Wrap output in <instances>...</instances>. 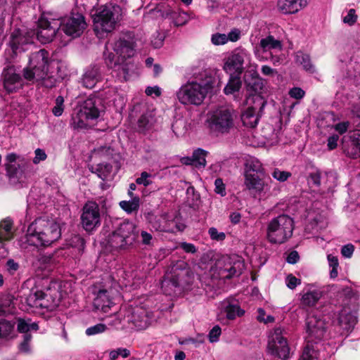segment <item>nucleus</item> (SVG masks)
Returning a JSON list of instances; mask_svg holds the SVG:
<instances>
[{
    "label": "nucleus",
    "mask_w": 360,
    "mask_h": 360,
    "mask_svg": "<svg viewBox=\"0 0 360 360\" xmlns=\"http://www.w3.org/2000/svg\"><path fill=\"white\" fill-rule=\"evenodd\" d=\"M300 360H318V352L314 345H306Z\"/></svg>",
    "instance_id": "nucleus-42"
},
{
    "label": "nucleus",
    "mask_w": 360,
    "mask_h": 360,
    "mask_svg": "<svg viewBox=\"0 0 360 360\" xmlns=\"http://www.w3.org/2000/svg\"><path fill=\"white\" fill-rule=\"evenodd\" d=\"M322 292L319 290L308 291L303 294L301 300V303L302 305L304 306H314L320 300Z\"/></svg>",
    "instance_id": "nucleus-36"
},
{
    "label": "nucleus",
    "mask_w": 360,
    "mask_h": 360,
    "mask_svg": "<svg viewBox=\"0 0 360 360\" xmlns=\"http://www.w3.org/2000/svg\"><path fill=\"white\" fill-rule=\"evenodd\" d=\"M112 303L113 302L108 295V291L105 290H99L94 300V307L105 313L108 311V309L111 307Z\"/></svg>",
    "instance_id": "nucleus-28"
},
{
    "label": "nucleus",
    "mask_w": 360,
    "mask_h": 360,
    "mask_svg": "<svg viewBox=\"0 0 360 360\" xmlns=\"http://www.w3.org/2000/svg\"><path fill=\"white\" fill-rule=\"evenodd\" d=\"M107 327L105 324L98 323L95 326L88 328L86 330V334L87 335H94L104 332Z\"/></svg>",
    "instance_id": "nucleus-51"
},
{
    "label": "nucleus",
    "mask_w": 360,
    "mask_h": 360,
    "mask_svg": "<svg viewBox=\"0 0 360 360\" xmlns=\"http://www.w3.org/2000/svg\"><path fill=\"white\" fill-rule=\"evenodd\" d=\"M244 174H264V169L260 161L253 156L245 158Z\"/></svg>",
    "instance_id": "nucleus-29"
},
{
    "label": "nucleus",
    "mask_w": 360,
    "mask_h": 360,
    "mask_svg": "<svg viewBox=\"0 0 360 360\" xmlns=\"http://www.w3.org/2000/svg\"><path fill=\"white\" fill-rule=\"evenodd\" d=\"M264 174H244V184L247 189L261 193L264 188V182L262 180Z\"/></svg>",
    "instance_id": "nucleus-26"
},
{
    "label": "nucleus",
    "mask_w": 360,
    "mask_h": 360,
    "mask_svg": "<svg viewBox=\"0 0 360 360\" xmlns=\"http://www.w3.org/2000/svg\"><path fill=\"white\" fill-rule=\"evenodd\" d=\"M349 124H350L349 122H342L338 123L333 127L335 130L337 131L340 134H342L347 131Z\"/></svg>",
    "instance_id": "nucleus-63"
},
{
    "label": "nucleus",
    "mask_w": 360,
    "mask_h": 360,
    "mask_svg": "<svg viewBox=\"0 0 360 360\" xmlns=\"http://www.w3.org/2000/svg\"><path fill=\"white\" fill-rule=\"evenodd\" d=\"M214 186H215L214 191L217 193L220 194L221 196L226 195V193L225 184H224L221 179H220V178L217 179L214 181Z\"/></svg>",
    "instance_id": "nucleus-59"
},
{
    "label": "nucleus",
    "mask_w": 360,
    "mask_h": 360,
    "mask_svg": "<svg viewBox=\"0 0 360 360\" xmlns=\"http://www.w3.org/2000/svg\"><path fill=\"white\" fill-rule=\"evenodd\" d=\"M4 167L9 181L13 184H26L32 174L29 161L15 153L5 156Z\"/></svg>",
    "instance_id": "nucleus-4"
},
{
    "label": "nucleus",
    "mask_w": 360,
    "mask_h": 360,
    "mask_svg": "<svg viewBox=\"0 0 360 360\" xmlns=\"http://www.w3.org/2000/svg\"><path fill=\"white\" fill-rule=\"evenodd\" d=\"M168 15L167 12H163L160 7L150 9L146 14H145V18H164Z\"/></svg>",
    "instance_id": "nucleus-48"
},
{
    "label": "nucleus",
    "mask_w": 360,
    "mask_h": 360,
    "mask_svg": "<svg viewBox=\"0 0 360 360\" xmlns=\"http://www.w3.org/2000/svg\"><path fill=\"white\" fill-rule=\"evenodd\" d=\"M289 96L295 99H302L304 95L305 91L300 87H293L289 91Z\"/></svg>",
    "instance_id": "nucleus-58"
},
{
    "label": "nucleus",
    "mask_w": 360,
    "mask_h": 360,
    "mask_svg": "<svg viewBox=\"0 0 360 360\" xmlns=\"http://www.w3.org/2000/svg\"><path fill=\"white\" fill-rule=\"evenodd\" d=\"M212 88L210 79L205 82H188L177 91V98L184 105H200Z\"/></svg>",
    "instance_id": "nucleus-8"
},
{
    "label": "nucleus",
    "mask_w": 360,
    "mask_h": 360,
    "mask_svg": "<svg viewBox=\"0 0 360 360\" xmlns=\"http://www.w3.org/2000/svg\"><path fill=\"white\" fill-rule=\"evenodd\" d=\"M294 221L287 214L271 219L266 226V239L271 244H283L292 236Z\"/></svg>",
    "instance_id": "nucleus-5"
},
{
    "label": "nucleus",
    "mask_w": 360,
    "mask_h": 360,
    "mask_svg": "<svg viewBox=\"0 0 360 360\" xmlns=\"http://www.w3.org/2000/svg\"><path fill=\"white\" fill-rule=\"evenodd\" d=\"M13 221L7 217L0 221V243L10 240L14 236Z\"/></svg>",
    "instance_id": "nucleus-30"
},
{
    "label": "nucleus",
    "mask_w": 360,
    "mask_h": 360,
    "mask_svg": "<svg viewBox=\"0 0 360 360\" xmlns=\"http://www.w3.org/2000/svg\"><path fill=\"white\" fill-rule=\"evenodd\" d=\"M150 177V174L147 172H141V176L136 179V183L139 185H143L146 187L152 184Z\"/></svg>",
    "instance_id": "nucleus-52"
},
{
    "label": "nucleus",
    "mask_w": 360,
    "mask_h": 360,
    "mask_svg": "<svg viewBox=\"0 0 360 360\" xmlns=\"http://www.w3.org/2000/svg\"><path fill=\"white\" fill-rule=\"evenodd\" d=\"M120 8L115 5L101 6L95 13H92L94 30L97 32H112L119 20Z\"/></svg>",
    "instance_id": "nucleus-9"
},
{
    "label": "nucleus",
    "mask_w": 360,
    "mask_h": 360,
    "mask_svg": "<svg viewBox=\"0 0 360 360\" xmlns=\"http://www.w3.org/2000/svg\"><path fill=\"white\" fill-rule=\"evenodd\" d=\"M259 46L263 51H268L272 49H282V44L280 40L276 39L272 35H269L260 40Z\"/></svg>",
    "instance_id": "nucleus-35"
},
{
    "label": "nucleus",
    "mask_w": 360,
    "mask_h": 360,
    "mask_svg": "<svg viewBox=\"0 0 360 360\" xmlns=\"http://www.w3.org/2000/svg\"><path fill=\"white\" fill-rule=\"evenodd\" d=\"M82 225L86 231H91L101 224L98 205L94 202H86L81 215Z\"/></svg>",
    "instance_id": "nucleus-16"
},
{
    "label": "nucleus",
    "mask_w": 360,
    "mask_h": 360,
    "mask_svg": "<svg viewBox=\"0 0 360 360\" xmlns=\"http://www.w3.org/2000/svg\"><path fill=\"white\" fill-rule=\"evenodd\" d=\"M61 236L59 224L53 219L39 218L31 223L27 231L26 242L32 245L49 246Z\"/></svg>",
    "instance_id": "nucleus-2"
},
{
    "label": "nucleus",
    "mask_w": 360,
    "mask_h": 360,
    "mask_svg": "<svg viewBox=\"0 0 360 360\" xmlns=\"http://www.w3.org/2000/svg\"><path fill=\"white\" fill-rule=\"evenodd\" d=\"M113 50L120 61L125 62V60L134 56V46L132 41L120 39L115 42Z\"/></svg>",
    "instance_id": "nucleus-22"
},
{
    "label": "nucleus",
    "mask_w": 360,
    "mask_h": 360,
    "mask_svg": "<svg viewBox=\"0 0 360 360\" xmlns=\"http://www.w3.org/2000/svg\"><path fill=\"white\" fill-rule=\"evenodd\" d=\"M285 283L288 288L293 290L301 283V280L290 274L286 277Z\"/></svg>",
    "instance_id": "nucleus-57"
},
{
    "label": "nucleus",
    "mask_w": 360,
    "mask_h": 360,
    "mask_svg": "<svg viewBox=\"0 0 360 360\" xmlns=\"http://www.w3.org/2000/svg\"><path fill=\"white\" fill-rule=\"evenodd\" d=\"M338 323L344 330H349L355 325L356 318L351 314H341Z\"/></svg>",
    "instance_id": "nucleus-39"
},
{
    "label": "nucleus",
    "mask_w": 360,
    "mask_h": 360,
    "mask_svg": "<svg viewBox=\"0 0 360 360\" xmlns=\"http://www.w3.org/2000/svg\"><path fill=\"white\" fill-rule=\"evenodd\" d=\"M129 65L130 64L127 62L121 61L118 63L111 68L112 69V76L115 77L120 82L127 81L129 77Z\"/></svg>",
    "instance_id": "nucleus-34"
},
{
    "label": "nucleus",
    "mask_w": 360,
    "mask_h": 360,
    "mask_svg": "<svg viewBox=\"0 0 360 360\" xmlns=\"http://www.w3.org/2000/svg\"><path fill=\"white\" fill-rule=\"evenodd\" d=\"M35 156L33 159V162L34 164H38L41 161H44L46 159L47 155L44 151V150L41 148H37L34 151Z\"/></svg>",
    "instance_id": "nucleus-61"
},
{
    "label": "nucleus",
    "mask_w": 360,
    "mask_h": 360,
    "mask_svg": "<svg viewBox=\"0 0 360 360\" xmlns=\"http://www.w3.org/2000/svg\"><path fill=\"white\" fill-rule=\"evenodd\" d=\"M357 19V15L355 14V10L352 8L349 9L348 13L343 18V22L345 23L349 24V25H354Z\"/></svg>",
    "instance_id": "nucleus-60"
},
{
    "label": "nucleus",
    "mask_w": 360,
    "mask_h": 360,
    "mask_svg": "<svg viewBox=\"0 0 360 360\" xmlns=\"http://www.w3.org/2000/svg\"><path fill=\"white\" fill-rule=\"evenodd\" d=\"M211 41L214 45H223L228 41V38L225 34L217 33L212 34Z\"/></svg>",
    "instance_id": "nucleus-54"
},
{
    "label": "nucleus",
    "mask_w": 360,
    "mask_h": 360,
    "mask_svg": "<svg viewBox=\"0 0 360 360\" xmlns=\"http://www.w3.org/2000/svg\"><path fill=\"white\" fill-rule=\"evenodd\" d=\"M51 64L49 52L45 49H40L31 53L28 65L23 70V76L28 81H32L39 85L51 89L56 86L57 79L49 75Z\"/></svg>",
    "instance_id": "nucleus-1"
},
{
    "label": "nucleus",
    "mask_w": 360,
    "mask_h": 360,
    "mask_svg": "<svg viewBox=\"0 0 360 360\" xmlns=\"http://www.w3.org/2000/svg\"><path fill=\"white\" fill-rule=\"evenodd\" d=\"M138 235L133 222L124 221L108 236L107 245L112 250H127L136 242Z\"/></svg>",
    "instance_id": "nucleus-7"
},
{
    "label": "nucleus",
    "mask_w": 360,
    "mask_h": 360,
    "mask_svg": "<svg viewBox=\"0 0 360 360\" xmlns=\"http://www.w3.org/2000/svg\"><path fill=\"white\" fill-rule=\"evenodd\" d=\"M309 0H278V9L283 14H295L304 8Z\"/></svg>",
    "instance_id": "nucleus-21"
},
{
    "label": "nucleus",
    "mask_w": 360,
    "mask_h": 360,
    "mask_svg": "<svg viewBox=\"0 0 360 360\" xmlns=\"http://www.w3.org/2000/svg\"><path fill=\"white\" fill-rule=\"evenodd\" d=\"M2 77L4 87L8 94L15 92L22 88V79L13 66L4 68Z\"/></svg>",
    "instance_id": "nucleus-19"
},
{
    "label": "nucleus",
    "mask_w": 360,
    "mask_h": 360,
    "mask_svg": "<svg viewBox=\"0 0 360 360\" xmlns=\"http://www.w3.org/2000/svg\"><path fill=\"white\" fill-rule=\"evenodd\" d=\"M221 333V328L219 326H214L209 333V340L210 342H215L219 340Z\"/></svg>",
    "instance_id": "nucleus-56"
},
{
    "label": "nucleus",
    "mask_w": 360,
    "mask_h": 360,
    "mask_svg": "<svg viewBox=\"0 0 360 360\" xmlns=\"http://www.w3.org/2000/svg\"><path fill=\"white\" fill-rule=\"evenodd\" d=\"M190 270L188 264L184 260L172 262L161 283L162 291L171 295L176 288L188 283Z\"/></svg>",
    "instance_id": "nucleus-6"
},
{
    "label": "nucleus",
    "mask_w": 360,
    "mask_h": 360,
    "mask_svg": "<svg viewBox=\"0 0 360 360\" xmlns=\"http://www.w3.org/2000/svg\"><path fill=\"white\" fill-rule=\"evenodd\" d=\"M354 246L352 244H347L342 246L341 249V254L346 258H350L354 252Z\"/></svg>",
    "instance_id": "nucleus-62"
},
{
    "label": "nucleus",
    "mask_w": 360,
    "mask_h": 360,
    "mask_svg": "<svg viewBox=\"0 0 360 360\" xmlns=\"http://www.w3.org/2000/svg\"><path fill=\"white\" fill-rule=\"evenodd\" d=\"M328 261L330 267L332 268V269L330 271V276L331 278H335L338 275V267L339 266V262L338 257L333 255H328Z\"/></svg>",
    "instance_id": "nucleus-46"
},
{
    "label": "nucleus",
    "mask_w": 360,
    "mask_h": 360,
    "mask_svg": "<svg viewBox=\"0 0 360 360\" xmlns=\"http://www.w3.org/2000/svg\"><path fill=\"white\" fill-rule=\"evenodd\" d=\"M6 267L8 272L13 274L19 269V264L13 259H10L6 262Z\"/></svg>",
    "instance_id": "nucleus-64"
},
{
    "label": "nucleus",
    "mask_w": 360,
    "mask_h": 360,
    "mask_svg": "<svg viewBox=\"0 0 360 360\" xmlns=\"http://www.w3.org/2000/svg\"><path fill=\"white\" fill-rule=\"evenodd\" d=\"M290 175L291 174L290 172L281 171L278 169H276L272 173L273 177L281 182L286 181L290 176Z\"/></svg>",
    "instance_id": "nucleus-55"
},
{
    "label": "nucleus",
    "mask_w": 360,
    "mask_h": 360,
    "mask_svg": "<svg viewBox=\"0 0 360 360\" xmlns=\"http://www.w3.org/2000/svg\"><path fill=\"white\" fill-rule=\"evenodd\" d=\"M214 271L221 278H231L242 274L244 262L238 255H224L214 264Z\"/></svg>",
    "instance_id": "nucleus-11"
},
{
    "label": "nucleus",
    "mask_w": 360,
    "mask_h": 360,
    "mask_svg": "<svg viewBox=\"0 0 360 360\" xmlns=\"http://www.w3.org/2000/svg\"><path fill=\"white\" fill-rule=\"evenodd\" d=\"M307 345H313V342L321 340L326 333L325 323L314 315H309L307 318Z\"/></svg>",
    "instance_id": "nucleus-17"
},
{
    "label": "nucleus",
    "mask_w": 360,
    "mask_h": 360,
    "mask_svg": "<svg viewBox=\"0 0 360 360\" xmlns=\"http://www.w3.org/2000/svg\"><path fill=\"white\" fill-rule=\"evenodd\" d=\"M155 122V117L152 112L143 113L137 121L136 129L139 132L146 133L150 130Z\"/></svg>",
    "instance_id": "nucleus-31"
},
{
    "label": "nucleus",
    "mask_w": 360,
    "mask_h": 360,
    "mask_svg": "<svg viewBox=\"0 0 360 360\" xmlns=\"http://www.w3.org/2000/svg\"><path fill=\"white\" fill-rule=\"evenodd\" d=\"M295 61L296 64L302 66L304 70L313 74L316 72V68L312 63L311 57L309 54L302 51H297L295 56Z\"/></svg>",
    "instance_id": "nucleus-32"
},
{
    "label": "nucleus",
    "mask_w": 360,
    "mask_h": 360,
    "mask_svg": "<svg viewBox=\"0 0 360 360\" xmlns=\"http://www.w3.org/2000/svg\"><path fill=\"white\" fill-rule=\"evenodd\" d=\"M236 117L233 109L228 106L220 105L208 112L206 124L212 133L224 134L229 133L233 128Z\"/></svg>",
    "instance_id": "nucleus-3"
},
{
    "label": "nucleus",
    "mask_w": 360,
    "mask_h": 360,
    "mask_svg": "<svg viewBox=\"0 0 360 360\" xmlns=\"http://www.w3.org/2000/svg\"><path fill=\"white\" fill-rule=\"evenodd\" d=\"M120 207L127 214L138 211L140 205V198L136 196L130 200H122L119 203Z\"/></svg>",
    "instance_id": "nucleus-37"
},
{
    "label": "nucleus",
    "mask_w": 360,
    "mask_h": 360,
    "mask_svg": "<svg viewBox=\"0 0 360 360\" xmlns=\"http://www.w3.org/2000/svg\"><path fill=\"white\" fill-rule=\"evenodd\" d=\"M252 99L254 105L248 107L241 115L243 124L250 128H254L257 125L259 117L266 104V101L260 95H254Z\"/></svg>",
    "instance_id": "nucleus-14"
},
{
    "label": "nucleus",
    "mask_w": 360,
    "mask_h": 360,
    "mask_svg": "<svg viewBox=\"0 0 360 360\" xmlns=\"http://www.w3.org/2000/svg\"><path fill=\"white\" fill-rule=\"evenodd\" d=\"M328 222L326 217L321 213L315 214L310 217L305 230L309 233H317L327 226Z\"/></svg>",
    "instance_id": "nucleus-27"
},
{
    "label": "nucleus",
    "mask_w": 360,
    "mask_h": 360,
    "mask_svg": "<svg viewBox=\"0 0 360 360\" xmlns=\"http://www.w3.org/2000/svg\"><path fill=\"white\" fill-rule=\"evenodd\" d=\"M86 27V23L84 16L77 13L68 18L63 25L61 24L60 27L67 35L77 37L84 32Z\"/></svg>",
    "instance_id": "nucleus-18"
},
{
    "label": "nucleus",
    "mask_w": 360,
    "mask_h": 360,
    "mask_svg": "<svg viewBox=\"0 0 360 360\" xmlns=\"http://www.w3.org/2000/svg\"><path fill=\"white\" fill-rule=\"evenodd\" d=\"M64 111V98L58 96L55 101V106L52 109L53 114L56 117L62 115Z\"/></svg>",
    "instance_id": "nucleus-47"
},
{
    "label": "nucleus",
    "mask_w": 360,
    "mask_h": 360,
    "mask_svg": "<svg viewBox=\"0 0 360 360\" xmlns=\"http://www.w3.org/2000/svg\"><path fill=\"white\" fill-rule=\"evenodd\" d=\"M60 27L61 22L59 20H49L43 15L38 20L37 28L32 34L41 44H47L53 41Z\"/></svg>",
    "instance_id": "nucleus-13"
},
{
    "label": "nucleus",
    "mask_w": 360,
    "mask_h": 360,
    "mask_svg": "<svg viewBox=\"0 0 360 360\" xmlns=\"http://www.w3.org/2000/svg\"><path fill=\"white\" fill-rule=\"evenodd\" d=\"M104 58L106 65L110 68H112L118 63L121 62L120 59H118V56L112 52H104Z\"/></svg>",
    "instance_id": "nucleus-49"
},
{
    "label": "nucleus",
    "mask_w": 360,
    "mask_h": 360,
    "mask_svg": "<svg viewBox=\"0 0 360 360\" xmlns=\"http://www.w3.org/2000/svg\"><path fill=\"white\" fill-rule=\"evenodd\" d=\"M126 318L127 322L131 323L138 330H143L148 327V319L146 312L141 308L134 309Z\"/></svg>",
    "instance_id": "nucleus-24"
},
{
    "label": "nucleus",
    "mask_w": 360,
    "mask_h": 360,
    "mask_svg": "<svg viewBox=\"0 0 360 360\" xmlns=\"http://www.w3.org/2000/svg\"><path fill=\"white\" fill-rule=\"evenodd\" d=\"M244 82L247 87L254 91L255 95L263 88V82L255 70H247L244 75Z\"/></svg>",
    "instance_id": "nucleus-25"
},
{
    "label": "nucleus",
    "mask_w": 360,
    "mask_h": 360,
    "mask_svg": "<svg viewBox=\"0 0 360 360\" xmlns=\"http://www.w3.org/2000/svg\"><path fill=\"white\" fill-rule=\"evenodd\" d=\"M101 79L99 67L94 65L88 68L82 75L81 82L87 89L94 88Z\"/></svg>",
    "instance_id": "nucleus-23"
},
{
    "label": "nucleus",
    "mask_w": 360,
    "mask_h": 360,
    "mask_svg": "<svg viewBox=\"0 0 360 360\" xmlns=\"http://www.w3.org/2000/svg\"><path fill=\"white\" fill-rule=\"evenodd\" d=\"M239 76L240 75H237L236 76H231L230 77L228 84L224 89L226 94H231L239 91L241 87V81Z\"/></svg>",
    "instance_id": "nucleus-40"
},
{
    "label": "nucleus",
    "mask_w": 360,
    "mask_h": 360,
    "mask_svg": "<svg viewBox=\"0 0 360 360\" xmlns=\"http://www.w3.org/2000/svg\"><path fill=\"white\" fill-rule=\"evenodd\" d=\"M248 55L243 50L235 51L227 59L224 69L227 72H234L240 75L243 70V64Z\"/></svg>",
    "instance_id": "nucleus-20"
},
{
    "label": "nucleus",
    "mask_w": 360,
    "mask_h": 360,
    "mask_svg": "<svg viewBox=\"0 0 360 360\" xmlns=\"http://www.w3.org/2000/svg\"><path fill=\"white\" fill-rule=\"evenodd\" d=\"M33 30L27 32L25 34H22L20 30L15 31L11 34V42L14 47L18 49L20 46L33 42V39L35 37L32 34Z\"/></svg>",
    "instance_id": "nucleus-33"
},
{
    "label": "nucleus",
    "mask_w": 360,
    "mask_h": 360,
    "mask_svg": "<svg viewBox=\"0 0 360 360\" xmlns=\"http://www.w3.org/2000/svg\"><path fill=\"white\" fill-rule=\"evenodd\" d=\"M207 152L203 149L198 148L193 153V161L194 162V167H205L206 165V156Z\"/></svg>",
    "instance_id": "nucleus-41"
},
{
    "label": "nucleus",
    "mask_w": 360,
    "mask_h": 360,
    "mask_svg": "<svg viewBox=\"0 0 360 360\" xmlns=\"http://www.w3.org/2000/svg\"><path fill=\"white\" fill-rule=\"evenodd\" d=\"M27 304L33 308L46 309L52 311L58 305V300L53 299L41 290H32L26 298Z\"/></svg>",
    "instance_id": "nucleus-15"
},
{
    "label": "nucleus",
    "mask_w": 360,
    "mask_h": 360,
    "mask_svg": "<svg viewBox=\"0 0 360 360\" xmlns=\"http://www.w3.org/2000/svg\"><path fill=\"white\" fill-rule=\"evenodd\" d=\"M13 328V326L10 321L5 319H0V338H4L9 335Z\"/></svg>",
    "instance_id": "nucleus-45"
},
{
    "label": "nucleus",
    "mask_w": 360,
    "mask_h": 360,
    "mask_svg": "<svg viewBox=\"0 0 360 360\" xmlns=\"http://www.w3.org/2000/svg\"><path fill=\"white\" fill-rule=\"evenodd\" d=\"M225 312L226 317L229 319L233 320L237 316H240L244 314V311L242 310L238 304H228L225 307Z\"/></svg>",
    "instance_id": "nucleus-43"
},
{
    "label": "nucleus",
    "mask_w": 360,
    "mask_h": 360,
    "mask_svg": "<svg viewBox=\"0 0 360 360\" xmlns=\"http://www.w3.org/2000/svg\"><path fill=\"white\" fill-rule=\"evenodd\" d=\"M100 100L89 97L81 105L78 112L73 115L70 124L75 129H84L89 126V122L96 120L100 115Z\"/></svg>",
    "instance_id": "nucleus-10"
},
{
    "label": "nucleus",
    "mask_w": 360,
    "mask_h": 360,
    "mask_svg": "<svg viewBox=\"0 0 360 360\" xmlns=\"http://www.w3.org/2000/svg\"><path fill=\"white\" fill-rule=\"evenodd\" d=\"M268 352L274 356L283 360L290 357V347L288 346L286 332L281 328H276L269 333Z\"/></svg>",
    "instance_id": "nucleus-12"
},
{
    "label": "nucleus",
    "mask_w": 360,
    "mask_h": 360,
    "mask_svg": "<svg viewBox=\"0 0 360 360\" xmlns=\"http://www.w3.org/2000/svg\"><path fill=\"white\" fill-rule=\"evenodd\" d=\"M321 172L319 169L311 172L308 176L309 184H312L315 186H320L321 185Z\"/></svg>",
    "instance_id": "nucleus-50"
},
{
    "label": "nucleus",
    "mask_w": 360,
    "mask_h": 360,
    "mask_svg": "<svg viewBox=\"0 0 360 360\" xmlns=\"http://www.w3.org/2000/svg\"><path fill=\"white\" fill-rule=\"evenodd\" d=\"M18 330L20 333L26 334L29 333L30 330L37 331L39 329V326L36 322H31L30 319H19L17 325Z\"/></svg>",
    "instance_id": "nucleus-38"
},
{
    "label": "nucleus",
    "mask_w": 360,
    "mask_h": 360,
    "mask_svg": "<svg viewBox=\"0 0 360 360\" xmlns=\"http://www.w3.org/2000/svg\"><path fill=\"white\" fill-rule=\"evenodd\" d=\"M208 233L210 238L214 240L222 241L226 238V235L224 232L218 231V230L214 227L210 228Z\"/></svg>",
    "instance_id": "nucleus-53"
},
{
    "label": "nucleus",
    "mask_w": 360,
    "mask_h": 360,
    "mask_svg": "<svg viewBox=\"0 0 360 360\" xmlns=\"http://www.w3.org/2000/svg\"><path fill=\"white\" fill-rule=\"evenodd\" d=\"M32 336L30 333H26L22 335V340L20 343L18 348L22 353H29L31 351V342Z\"/></svg>",
    "instance_id": "nucleus-44"
}]
</instances>
